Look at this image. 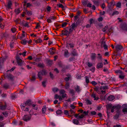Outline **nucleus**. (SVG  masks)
Masks as SVG:
<instances>
[{
	"label": "nucleus",
	"instance_id": "nucleus-1",
	"mask_svg": "<svg viewBox=\"0 0 127 127\" xmlns=\"http://www.w3.org/2000/svg\"><path fill=\"white\" fill-rule=\"evenodd\" d=\"M47 74L46 71L44 69L38 72L37 74L38 77L40 80H41L42 78V76L43 75H46Z\"/></svg>",
	"mask_w": 127,
	"mask_h": 127
},
{
	"label": "nucleus",
	"instance_id": "nucleus-2",
	"mask_svg": "<svg viewBox=\"0 0 127 127\" xmlns=\"http://www.w3.org/2000/svg\"><path fill=\"white\" fill-rule=\"evenodd\" d=\"M32 104V102L31 100L29 99L27 100L25 102V105H24V104H23V105H21V106L22 108V107L24 108L25 106H29L31 105Z\"/></svg>",
	"mask_w": 127,
	"mask_h": 127
},
{
	"label": "nucleus",
	"instance_id": "nucleus-3",
	"mask_svg": "<svg viewBox=\"0 0 127 127\" xmlns=\"http://www.w3.org/2000/svg\"><path fill=\"white\" fill-rule=\"evenodd\" d=\"M56 17L54 15L51 16L47 20V22L48 23H51L52 22L51 20H55L56 19Z\"/></svg>",
	"mask_w": 127,
	"mask_h": 127
},
{
	"label": "nucleus",
	"instance_id": "nucleus-4",
	"mask_svg": "<svg viewBox=\"0 0 127 127\" xmlns=\"http://www.w3.org/2000/svg\"><path fill=\"white\" fill-rule=\"evenodd\" d=\"M69 28L67 27L66 28V29H65L64 30H63L62 31V35H68L69 34H68V31L67 30Z\"/></svg>",
	"mask_w": 127,
	"mask_h": 127
},
{
	"label": "nucleus",
	"instance_id": "nucleus-5",
	"mask_svg": "<svg viewBox=\"0 0 127 127\" xmlns=\"http://www.w3.org/2000/svg\"><path fill=\"white\" fill-rule=\"evenodd\" d=\"M60 94L62 95V96L63 98L66 97V94L65 93V91L64 90H61L60 92Z\"/></svg>",
	"mask_w": 127,
	"mask_h": 127
},
{
	"label": "nucleus",
	"instance_id": "nucleus-6",
	"mask_svg": "<svg viewBox=\"0 0 127 127\" xmlns=\"http://www.w3.org/2000/svg\"><path fill=\"white\" fill-rule=\"evenodd\" d=\"M31 118V117L29 115H25L23 118V119L24 121H27L29 120Z\"/></svg>",
	"mask_w": 127,
	"mask_h": 127
},
{
	"label": "nucleus",
	"instance_id": "nucleus-7",
	"mask_svg": "<svg viewBox=\"0 0 127 127\" xmlns=\"http://www.w3.org/2000/svg\"><path fill=\"white\" fill-rule=\"evenodd\" d=\"M17 63L18 65L21 66L22 64L24 62V61L22 60L19 57H17L16 58Z\"/></svg>",
	"mask_w": 127,
	"mask_h": 127
},
{
	"label": "nucleus",
	"instance_id": "nucleus-8",
	"mask_svg": "<svg viewBox=\"0 0 127 127\" xmlns=\"http://www.w3.org/2000/svg\"><path fill=\"white\" fill-rule=\"evenodd\" d=\"M122 29L125 31L127 32V24L126 23H122L121 24Z\"/></svg>",
	"mask_w": 127,
	"mask_h": 127
},
{
	"label": "nucleus",
	"instance_id": "nucleus-9",
	"mask_svg": "<svg viewBox=\"0 0 127 127\" xmlns=\"http://www.w3.org/2000/svg\"><path fill=\"white\" fill-rule=\"evenodd\" d=\"M107 89V86H102L101 87H100V89L102 93L103 94L105 93V91H103V90L105 89Z\"/></svg>",
	"mask_w": 127,
	"mask_h": 127
},
{
	"label": "nucleus",
	"instance_id": "nucleus-10",
	"mask_svg": "<svg viewBox=\"0 0 127 127\" xmlns=\"http://www.w3.org/2000/svg\"><path fill=\"white\" fill-rule=\"evenodd\" d=\"M74 44L73 43H67L66 44V47L68 49L72 48L74 47Z\"/></svg>",
	"mask_w": 127,
	"mask_h": 127
},
{
	"label": "nucleus",
	"instance_id": "nucleus-11",
	"mask_svg": "<svg viewBox=\"0 0 127 127\" xmlns=\"http://www.w3.org/2000/svg\"><path fill=\"white\" fill-rule=\"evenodd\" d=\"M91 96L94 98V100H97L99 99L98 97L94 93L92 94L91 95Z\"/></svg>",
	"mask_w": 127,
	"mask_h": 127
},
{
	"label": "nucleus",
	"instance_id": "nucleus-12",
	"mask_svg": "<svg viewBox=\"0 0 127 127\" xmlns=\"http://www.w3.org/2000/svg\"><path fill=\"white\" fill-rule=\"evenodd\" d=\"M48 52H50V54L51 55L54 54L55 53V49L53 48H50L49 49Z\"/></svg>",
	"mask_w": 127,
	"mask_h": 127
},
{
	"label": "nucleus",
	"instance_id": "nucleus-13",
	"mask_svg": "<svg viewBox=\"0 0 127 127\" xmlns=\"http://www.w3.org/2000/svg\"><path fill=\"white\" fill-rule=\"evenodd\" d=\"M124 108L122 110L124 114L127 113V105H123Z\"/></svg>",
	"mask_w": 127,
	"mask_h": 127
},
{
	"label": "nucleus",
	"instance_id": "nucleus-14",
	"mask_svg": "<svg viewBox=\"0 0 127 127\" xmlns=\"http://www.w3.org/2000/svg\"><path fill=\"white\" fill-rule=\"evenodd\" d=\"M115 98L114 96L112 95H110L108 97L107 99L109 101H112L114 100Z\"/></svg>",
	"mask_w": 127,
	"mask_h": 127
},
{
	"label": "nucleus",
	"instance_id": "nucleus-15",
	"mask_svg": "<svg viewBox=\"0 0 127 127\" xmlns=\"http://www.w3.org/2000/svg\"><path fill=\"white\" fill-rule=\"evenodd\" d=\"M6 77L8 79L12 80H13L14 78L13 75L10 74H7Z\"/></svg>",
	"mask_w": 127,
	"mask_h": 127
},
{
	"label": "nucleus",
	"instance_id": "nucleus-16",
	"mask_svg": "<svg viewBox=\"0 0 127 127\" xmlns=\"http://www.w3.org/2000/svg\"><path fill=\"white\" fill-rule=\"evenodd\" d=\"M77 26V25L74 23H73L71 24L70 27L73 30H75V29Z\"/></svg>",
	"mask_w": 127,
	"mask_h": 127
},
{
	"label": "nucleus",
	"instance_id": "nucleus-17",
	"mask_svg": "<svg viewBox=\"0 0 127 127\" xmlns=\"http://www.w3.org/2000/svg\"><path fill=\"white\" fill-rule=\"evenodd\" d=\"M102 45L103 46L105 50H107L108 49L107 46L105 42L104 41H102Z\"/></svg>",
	"mask_w": 127,
	"mask_h": 127
},
{
	"label": "nucleus",
	"instance_id": "nucleus-18",
	"mask_svg": "<svg viewBox=\"0 0 127 127\" xmlns=\"http://www.w3.org/2000/svg\"><path fill=\"white\" fill-rule=\"evenodd\" d=\"M103 65L102 63H99L97 65V68L98 69L101 68L103 66Z\"/></svg>",
	"mask_w": 127,
	"mask_h": 127
},
{
	"label": "nucleus",
	"instance_id": "nucleus-19",
	"mask_svg": "<svg viewBox=\"0 0 127 127\" xmlns=\"http://www.w3.org/2000/svg\"><path fill=\"white\" fill-rule=\"evenodd\" d=\"M115 48L117 50H121L122 49L123 47L120 45H117L115 46Z\"/></svg>",
	"mask_w": 127,
	"mask_h": 127
},
{
	"label": "nucleus",
	"instance_id": "nucleus-20",
	"mask_svg": "<svg viewBox=\"0 0 127 127\" xmlns=\"http://www.w3.org/2000/svg\"><path fill=\"white\" fill-rule=\"evenodd\" d=\"M96 54L95 53H92L91 56V59L92 60H94L96 58Z\"/></svg>",
	"mask_w": 127,
	"mask_h": 127
},
{
	"label": "nucleus",
	"instance_id": "nucleus-21",
	"mask_svg": "<svg viewBox=\"0 0 127 127\" xmlns=\"http://www.w3.org/2000/svg\"><path fill=\"white\" fill-rule=\"evenodd\" d=\"M69 53L68 50H65L64 54V56L65 57H68Z\"/></svg>",
	"mask_w": 127,
	"mask_h": 127
},
{
	"label": "nucleus",
	"instance_id": "nucleus-22",
	"mask_svg": "<svg viewBox=\"0 0 127 127\" xmlns=\"http://www.w3.org/2000/svg\"><path fill=\"white\" fill-rule=\"evenodd\" d=\"M64 114H65L66 115H68V116L69 117H71L72 116L71 115L69 114L70 113H68V111L67 110H64Z\"/></svg>",
	"mask_w": 127,
	"mask_h": 127
},
{
	"label": "nucleus",
	"instance_id": "nucleus-23",
	"mask_svg": "<svg viewBox=\"0 0 127 127\" xmlns=\"http://www.w3.org/2000/svg\"><path fill=\"white\" fill-rule=\"evenodd\" d=\"M120 115V113L119 112L117 113L114 116V119H116L118 118Z\"/></svg>",
	"mask_w": 127,
	"mask_h": 127
},
{
	"label": "nucleus",
	"instance_id": "nucleus-24",
	"mask_svg": "<svg viewBox=\"0 0 127 127\" xmlns=\"http://www.w3.org/2000/svg\"><path fill=\"white\" fill-rule=\"evenodd\" d=\"M6 107V105L5 104V105H0V108L2 110H4Z\"/></svg>",
	"mask_w": 127,
	"mask_h": 127
},
{
	"label": "nucleus",
	"instance_id": "nucleus-25",
	"mask_svg": "<svg viewBox=\"0 0 127 127\" xmlns=\"http://www.w3.org/2000/svg\"><path fill=\"white\" fill-rule=\"evenodd\" d=\"M74 124L76 125H78L79 123L78 121L76 119H74L72 120Z\"/></svg>",
	"mask_w": 127,
	"mask_h": 127
},
{
	"label": "nucleus",
	"instance_id": "nucleus-26",
	"mask_svg": "<svg viewBox=\"0 0 127 127\" xmlns=\"http://www.w3.org/2000/svg\"><path fill=\"white\" fill-rule=\"evenodd\" d=\"M9 85L7 83L4 84L3 85V87L6 89H7L9 88Z\"/></svg>",
	"mask_w": 127,
	"mask_h": 127
},
{
	"label": "nucleus",
	"instance_id": "nucleus-27",
	"mask_svg": "<svg viewBox=\"0 0 127 127\" xmlns=\"http://www.w3.org/2000/svg\"><path fill=\"white\" fill-rule=\"evenodd\" d=\"M98 56L97 57V58L98 60H101L102 59V56L100 54H97Z\"/></svg>",
	"mask_w": 127,
	"mask_h": 127
},
{
	"label": "nucleus",
	"instance_id": "nucleus-28",
	"mask_svg": "<svg viewBox=\"0 0 127 127\" xmlns=\"http://www.w3.org/2000/svg\"><path fill=\"white\" fill-rule=\"evenodd\" d=\"M12 5V4L11 2V1H9L7 5V8L8 9L10 8Z\"/></svg>",
	"mask_w": 127,
	"mask_h": 127
},
{
	"label": "nucleus",
	"instance_id": "nucleus-29",
	"mask_svg": "<svg viewBox=\"0 0 127 127\" xmlns=\"http://www.w3.org/2000/svg\"><path fill=\"white\" fill-rule=\"evenodd\" d=\"M69 86H70L69 83L68 82H67L66 83V84L65 85V88L66 89H68L69 88Z\"/></svg>",
	"mask_w": 127,
	"mask_h": 127
},
{
	"label": "nucleus",
	"instance_id": "nucleus-30",
	"mask_svg": "<svg viewBox=\"0 0 127 127\" xmlns=\"http://www.w3.org/2000/svg\"><path fill=\"white\" fill-rule=\"evenodd\" d=\"M46 106H43L42 109V111L43 113H45L46 111Z\"/></svg>",
	"mask_w": 127,
	"mask_h": 127
},
{
	"label": "nucleus",
	"instance_id": "nucleus-31",
	"mask_svg": "<svg viewBox=\"0 0 127 127\" xmlns=\"http://www.w3.org/2000/svg\"><path fill=\"white\" fill-rule=\"evenodd\" d=\"M75 89L76 91L77 92H79L80 91V87L78 85H77L76 87L75 88Z\"/></svg>",
	"mask_w": 127,
	"mask_h": 127
},
{
	"label": "nucleus",
	"instance_id": "nucleus-32",
	"mask_svg": "<svg viewBox=\"0 0 127 127\" xmlns=\"http://www.w3.org/2000/svg\"><path fill=\"white\" fill-rule=\"evenodd\" d=\"M21 43L23 45H25L27 42V41L25 39H24L22 40L21 42Z\"/></svg>",
	"mask_w": 127,
	"mask_h": 127
},
{
	"label": "nucleus",
	"instance_id": "nucleus-33",
	"mask_svg": "<svg viewBox=\"0 0 127 127\" xmlns=\"http://www.w3.org/2000/svg\"><path fill=\"white\" fill-rule=\"evenodd\" d=\"M57 114L59 115L62 113V111L61 110H57L56 112Z\"/></svg>",
	"mask_w": 127,
	"mask_h": 127
},
{
	"label": "nucleus",
	"instance_id": "nucleus-34",
	"mask_svg": "<svg viewBox=\"0 0 127 127\" xmlns=\"http://www.w3.org/2000/svg\"><path fill=\"white\" fill-rule=\"evenodd\" d=\"M85 81L86 83H89L90 82V81L89 78L87 76H86L85 77Z\"/></svg>",
	"mask_w": 127,
	"mask_h": 127
},
{
	"label": "nucleus",
	"instance_id": "nucleus-35",
	"mask_svg": "<svg viewBox=\"0 0 127 127\" xmlns=\"http://www.w3.org/2000/svg\"><path fill=\"white\" fill-rule=\"evenodd\" d=\"M113 107L115 110H118L120 109L121 107V106L118 105L113 106Z\"/></svg>",
	"mask_w": 127,
	"mask_h": 127
},
{
	"label": "nucleus",
	"instance_id": "nucleus-36",
	"mask_svg": "<svg viewBox=\"0 0 127 127\" xmlns=\"http://www.w3.org/2000/svg\"><path fill=\"white\" fill-rule=\"evenodd\" d=\"M42 42V40L40 38H39L35 40V42L37 43L41 42Z\"/></svg>",
	"mask_w": 127,
	"mask_h": 127
},
{
	"label": "nucleus",
	"instance_id": "nucleus-37",
	"mask_svg": "<svg viewBox=\"0 0 127 127\" xmlns=\"http://www.w3.org/2000/svg\"><path fill=\"white\" fill-rule=\"evenodd\" d=\"M37 66L42 68H43L44 67V64H41V63L38 64Z\"/></svg>",
	"mask_w": 127,
	"mask_h": 127
},
{
	"label": "nucleus",
	"instance_id": "nucleus-38",
	"mask_svg": "<svg viewBox=\"0 0 127 127\" xmlns=\"http://www.w3.org/2000/svg\"><path fill=\"white\" fill-rule=\"evenodd\" d=\"M116 5L117 7L120 8L121 7V3L120 2H118L117 3Z\"/></svg>",
	"mask_w": 127,
	"mask_h": 127
},
{
	"label": "nucleus",
	"instance_id": "nucleus-39",
	"mask_svg": "<svg viewBox=\"0 0 127 127\" xmlns=\"http://www.w3.org/2000/svg\"><path fill=\"white\" fill-rule=\"evenodd\" d=\"M71 54L73 56H77L78 55V54L77 53L76 51H73L72 52Z\"/></svg>",
	"mask_w": 127,
	"mask_h": 127
},
{
	"label": "nucleus",
	"instance_id": "nucleus-40",
	"mask_svg": "<svg viewBox=\"0 0 127 127\" xmlns=\"http://www.w3.org/2000/svg\"><path fill=\"white\" fill-rule=\"evenodd\" d=\"M2 114L6 117L9 114L8 112L6 111L2 112Z\"/></svg>",
	"mask_w": 127,
	"mask_h": 127
},
{
	"label": "nucleus",
	"instance_id": "nucleus-41",
	"mask_svg": "<svg viewBox=\"0 0 127 127\" xmlns=\"http://www.w3.org/2000/svg\"><path fill=\"white\" fill-rule=\"evenodd\" d=\"M15 12L16 14H18L20 13V11L19 8H17L15 9Z\"/></svg>",
	"mask_w": 127,
	"mask_h": 127
},
{
	"label": "nucleus",
	"instance_id": "nucleus-42",
	"mask_svg": "<svg viewBox=\"0 0 127 127\" xmlns=\"http://www.w3.org/2000/svg\"><path fill=\"white\" fill-rule=\"evenodd\" d=\"M108 28V26L107 25L105 26L102 29V31L103 32H105L107 29Z\"/></svg>",
	"mask_w": 127,
	"mask_h": 127
},
{
	"label": "nucleus",
	"instance_id": "nucleus-43",
	"mask_svg": "<svg viewBox=\"0 0 127 127\" xmlns=\"http://www.w3.org/2000/svg\"><path fill=\"white\" fill-rule=\"evenodd\" d=\"M86 102L87 104H92V102L89 99H87L86 100Z\"/></svg>",
	"mask_w": 127,
	"mask_h": 127
},
{
	"label": "nucleus",
	"instance_id": "nucleus-44",
	"mask_svg": "<svg viewBox=\"0 0 127 127\" xmlns=\"http://www.w3.org/2000/svg\"><path fill=\"white\" fill-rule=\"evenodd\" d=\"M4 62V60L3 59H0V67L3 64Z\"/></svg>",
	"mask_w": 127,
	"mask_h": 127
},
{
	"label": "nucleus",
	"instance_id": "nucleus-45",
	"mask_svg": "<svg viewBox=\"0 0 127 127\" xmlns=\"http://www.w3.org/2000/svg\"><path fill=\"white\" fill-rule=\"evenodd\" d=\"M119 14V12L117 11H115L113 12L112 15V16H113L115 15H117Z\"/></svg>",
	"mask_w": 127,
	"mask_h": 127
},
{
	"label": "nucleus",
	"instance_id": "nucleus-46",
	"mask_svg": "<svg viewBox=\"0 0 127 127\" xmlns=\"http://www.w3.org/2000/svg\"><path fill=\"white\" fill-rule=\"evenodd\" d=\"M57 5L59 7H61L62 8H64V6L61 4L59 3L58 4H57Z\"/></svg>",
	"mask_w": 127,
	"mask_h": 127
},
{
	"label": "nucleus",
	"instance_id": "nucleus-47",
	"mask_svg": "<svg viewBox=\"0 0 127 127\" xmlns=\"http://www.w3.org/2000/svg\"><path fill=\"white\" fill-rule=\"evenodd\" d=\"M96 112L95 111H92L91 112V114L92 116L95 115L96 114Z\"/></svg>",
	"mask_w": 127,
	"mask_h": 127
},
{
	"label": "nucleus",
	"instance_id": "nucleus-48",
	"mask_svg": "<svg viewBox=\"0 0 127 127\" xmlns=\"http://www.w3.org/2000/svg\"><path fill=\"white\" fill-rule=\"evenodd\" d=\"M26 12L27 13V14L29 15H31L32 14V12L31 11H26Z\"/></svg>",
	"mask_w": 127,
	"mask_h": 127
},
{
	"label": "nucleus",
	"instance_id": "nucleus-49",
	"mask_svg": "<svg viewBox=\"0 0 127 127\" xmlns=\"http://www.w3.org/2000/svg\"><path fill=\"white\" fill-rule=\"evenodd\" d=\"M46 81H43L42 82V86H43L44 87H45L46 86V85H45V83H46Z\"/></svg>",
	"mask_w": 127,
	"mask_h": 127
},
{
	"label": "nucleus",
	"instance_id": "nucleus-50",
	"mask_svg": "<svg viewBox=\"0 0 127 127\" xmlns=\"http://www.w3.org/2000/svg\"><path fill=\"white\" fill-rule=\"evenodd\" d=\"M73 30L70 27L69 29V31H68V34H69L71 33L72 32Z\"/></svg>",
	"mask_w": 127,
	"mask_h": 127
},
{
	"label": "nucleus",
	"instance_id": "nucleus-51",
	"mask_svg": "<svg viewBox=\"0 0 127 127\" xmlns=\"http://www.w3.org/2000/svg\"><path fill=\"white\" fill-rule=\"evenodd\" d=\"M67 23L66 22H64L63 23L62 25V27H65L67 25Z\"/></svg>",
	"mask_w": 127,
	"mask_h": 127
},
{
	"label": "nucleus",
	"instance_id": "nucleus-52",
	"mask_svg": "<svg viewBox=\"0 0 127 127\" xmlns=\"http://www.w3.org/2000/svg\"><path fill=\"white\" fill-rule=\"evenodd\" d=\"M24 27H29V23L28 22L26 23L25 24L23 25Z\"/></svg>",
	"mask_w": 127,
	"mask_h": 127
},
{
	"label": "nucleus",
	"instance_id": "nucleus-53",
	"mask_svg": "<svg viewBox=\"0 0 127 127\" xmlns=\"http://www.w3.org/2000/svg\"><path fill=\"white\" fill-rule=\"evenodd\" d=\"M94 90L98 93V91L99 90L98 88L97 87H96L94 88Z\"/></svg>",
	"mask_w": 127,
	"mask_h": 127
},
{
	"label": "nucleus",
	"instance_id": "nucleus-54",
	"mask_svg": "<svg viewBox=\"0 0 127 127\" xmlns=\"http://www.w3.org/2000/svg\"><path fill=\"white\" fill-rule=\"evenodd\" d=\"M11 31L13 33H14L16 31V29L15 28H12L11 29Z\"/></svg>",
	"mask_w": 127,
	"mask_h": 127
},
{
	"label": "nucleus",
	"instance_id": "nucleus-55",
	"mask_svg": "<svg viewBox=\"0 0 127 127\" xmlns=\"http://www.w3.org/2000/svg\"><path fill=\"white\" fill-rule=\"evenodd\" d=\"M39 27H40V25L39 23H37L35 27V28L36 29H38Z\"/></svg>",
	"mask_w": 127,
	"mask_h": 127
},
{
	"label": "nucleus",
	"instance_id": "nucleus-56",
	"mask_svg": "<svg viewBox=\"0 0 127 127\" xmlns=\"http://www.w3.org/2000/svg\"><path fill=\"white\" fill-rule=\"evenodd\" d=\"M69 112H70V113H71V114H74L75 112L74 110H72L71 109L69 111Z\"/></svg>",
	"mask_w": 127,
	"mask_h": 127
},
{
	"label": "nucleus",
	"instance_id": "nucleus-57",
	"mask_svg": "<svg viewBox=\"0 0 127 127\" xmlns=\"http://www.w3.org/2000/svg\"><path fill=\"white\" fill-rule=\"evenodd\" d=\"M95 67H93L92 68H91L90 69V70L92 72H94L95 71Z\"/></svg>",
	"mask_w": 127,
	"mask_h": 127
},
{
	"label": "nucleus",
	"instance_id": "nucleus-58",
	"mask_svg": "<svg viewBox=\"0 0 127 127\" xmlns=\"http://www.w3.org/2000/svg\"><path fill=\"white\" fill-rule=\"evenodd\" d=\"M58 89L57 88H54L53 89V91L54 92H56L58 91Z\"/></svg>",
	"mask_w": 127,
	"mask_h": 127
},
{
	"label": "nucleus",
	"instance_id": "nucleus-59",
	"mask_svg": "<svg viewBox=\"0 0 127 127\" xmlns=\"http://www.w3.org/2000/svg\"><path fill=\"white\" fill-rule=\"evenodd\" d=\"M93 85H96L97 84V83L95 81H93L91 82Z\"/></svg>",
	"mask_w": 127,
	"mask_h": 127
},
{
	"label": "nucleus",
	"instance_id": "nucleus-60",
	"mask_svg": "<svg viewBox=\"0 0 127 127\" xmlns=\"http://www.w3.org/2000/svg\"><path fill=\"white\" fill-rule=\"evenodd\" d=\"M92 65L93 64H92L89 62H88V65L89 67H91L92 66Z\"/></svg>",
	"mask_w": 127,
	"mask_h": 127
},
{
	"label": "nucleus",
	"instance_id": "nucleus-61",
	"mask_svg": "<svg viewBox=\"0 0 127 127\" xmlns=\"http://www.w3.org/2000/svg\"><path fill=\"white\" fill-rule=\"evenodd\" d=\"M84 115L83 114H81L80 116H79L78 117V119H81L83 118Z\"/></svg>",
	"mask_w": 127,
	"mask_h": 127
},
{
	"label": "nucleus",
	"instance_id": "nucleus-62",
	"mask_svg": "<svg viewBox=\"0 0 127 127\" xmlns=\"http://www.w3.org/2000/svg\"><path fill=\"white\" fill-rule=\"evenodd\" d=\"M50 75L51 78L53 79L54 78V76L53 74L51 73V72L50 73Z\"/></svg>",
	"mask_w": 127,
	"mask_h": 127
},
{
	"label": "nucleus",
	"instance_id": "nucleus-63",
	"mask_svg": "<svg viewBox=\"0 0 127 127\" xmlns=\"http://www.w3.org/2000/svg\"><path fill=\"white\" fill-rule=\"evenodd\" d=\"M92 4L90 3L89 2V3L87 5V6L88 7H92Z\"/></svg>",
	"mask_w": 127,
	"mask_h": 127
},
{
	"label": "nucleus",
	"instance_id": "nucleus-64",
	"mask_svg": "<svg viewBox=\"0 0 127 127\" xmlns=\"http://www.w3.org/2000/svg\"><path fill=\"white\" fill-rule=\"evenodd\" d=\"M51 9V7H50L48 6H47V10L48 11H50Z\"/></svg>",
	"mask_w": 127,
	"mask_h": 127
}]
</instances>
